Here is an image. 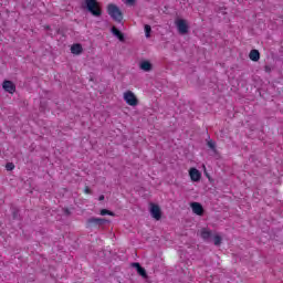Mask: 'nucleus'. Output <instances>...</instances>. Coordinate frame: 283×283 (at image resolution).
I'll use <instances>...</instances> for the list:
<instances>
[{
	"label": "nucleus",
	"mask_w": 283,
	"mask_h": 283,
	"mask_svg": "<svg viewBox=\"0 0 283 283\" xmlns=\"http://www.w3.org/2000/svg\"><path fill=\"white\" fill-rule=\"evenodd\" d=\"M82 10H87L93 17H103V9L97 0H84Z\"/></svg>",
	"instance_id": "obj_1"
},
{
	"label": "nucleus",
	"mask_w": 283,
	"mask_h": 283,
	"mask_svg": "<svg viewBox=\"0 0 283 283\" xmlns=\"http://www.w3.org/2000/svg\"><path fill=\"white\" fill-rule=\"evenodd\" d=\"M107 12L112 19H114L117 23L123 22V11L116 4H108Z\"/></svg>",
	"instance_id": "obj_2"
},
{
	"label": "nucleus",
	"mask_w": 283,
	"mask_h": 283,
	"mask_svg": "<svg viewBox=\"0 0 283 283\" xmlns=\"http://www.w3.org/2000/svg\"><path fill=\"white\" fill-rule=\"evenodd\" d=\"M104 224H109V220L105 218H95L92 217L87 219L86 221V227L90 229L92 227H104Z\"/></svg>",
	"instance_id": "obj_3"
},
{
	"label": "nucleus",
	"mask_w": 283,
	"mask_h": 283,
	"mask_svg": "<svg viewBox=\"0 0 283 283\" xmlns=\"http://www.w3.org/2000/svg\"><path fill=\"white\" fill-rule=\"evenodd\" d=\"M175 25L179 32V34H188L189 33V24L185 19H176Z\"/></svg>",
	"instance_id": "obj_4"
},
{
	"label": "nucleus",
	"mask_w": 283,
	"mask_h": 283,
	"mask_svg": "<svg viewBox=\"0 0 283 283\" xmlns=\"http://www.w3.org/2000/svg\"><path fill=\"white\" fill-rule=\"evenodd\" d=\"M124 101L127 105H130V107H136V105H138V98H136V95L132 91L124 93Z\"/></svg>",
	"instance_id": "obj_5"
},
{
	"label": "nucleus",
	"mask_w": 283,
	"mask_h": 283,
	"mask_svg": "<svg viewBox=\"0 0 283 283\" xmlns=\"http://www.w3.org/2000/svg\"><path fill=\"white\" fill-rule=\"evenodd\" d=\"M150 216L155 220H160V218H163V211L160 210V206L156 203H150Z\"/></svg>",
	"instance_id": "obj_6"
},
{
	"label": "nucleus",
	"mask_w": 283,
	"mask_h": 283,
	"mask_svg": "<svg viewBox=\"0 0 283 283\" xmlns=\"http://www.w3.org/2000/svg\"><path fill=\"white\" fill-rule=\"evenodd\" d=\"M189 176L192 182H200V178H202V174H200V170H198V168H191L189 170Z\"/></svg>",
	"instance_id": "obj_7"
},
{
	"label": "nucleus",
	"mask_w": 283,
	"mask_h": 283,
	"mask_svg": "<svg viewBox=\"0 0 283 283\" xmlns=\"http://www.w3.org/2000/svg\"><path fill=\"white\" fill-rule=\"evenodd\" d=\"M2 87L4 92H8L9 94H14V92H17V86L12 81H4Z\"/></svg>",
	"instance_id": "obj_8"
},
{
	"label": "nucleus",
	"mask_w": 283,
	"mask_h": 283,
	"mask_svg": "<svg viewBox=\"0 0 283 283\" xmlns=\"http://www.w3.org/2000/svg\"><path fill=\"white\" fill-rule=\"evenodd\" d=\"M139 70H142L143 72H151V70H154V65L151 64V62L144 60L139 63Z\"/></svg>",
	"instance_id": "obj_9"
},
{
	"label": "nucleus",
	"mask_w": 283,
	"mask_h": 283,
	"mask_svg": "<svg viewBox=\"0 0 283 283\" xmlns=\"http://www.w3.org/2000/svg\"><path fill=\"white\" fill-rule=\"evenodd\" d=\"M191 209L193 213H196V216H202V213H205V209L202 208V205L199 202H192Z\"/></svg>",
	"instance_id": "obj_10"
},
{
	"label": "nucleus",
	"mask_w": 283,
	"mask_h": 283,
	"mask_svg": "<svg viewBox=\"0 0 283 283\" xmlns=\"http://www.w3.org/2000/svg\"><path fill=\"white\" fill-rule=\"evenodd\" d=\"M133 269H136L138 275H140L142 277H147V270H145V268L140 266V263L135 262L132 263Z\"/></svg>",
	"instance_id": "obj_11"
},
{
	"label": "nucleus",
	"mask_w": 283,
	"mask_h": 283,
	"mask_svg": "<svg viewBox=\"0 0 283 283\" xmlns=\"http://www.w3.org/2000/svg\"><path fill=\"white\" fill-rule=\"evenodd\" d=\"M112 34H114V36H116V39H118V41H120L122 43H125V34H123V32H120V30H118L116 27H113L111 29Z\"/></svg>",
	"instance_id": "obj_12"
},
{
	"label": "nucleus",
	"mask_w": 283,
	"mask_h": 283,
	"mask_svg": "<svg viewBox=\"0 0 283 283\" xmlns=\"http://www.w3.org/2000/svg\"><path fill=\"white\" fill-rule=\"evenodd\" d=\"M71 53H72V54H76V55L83 54V45H81V44H78V43L73 44V45L71 46Z\"/></svg>",
	"instance_id": "obj_13"
},
{
	"label": "nucleus",
	"mask_w": 283,
	"mask_h": 283,
	"mask_svg": "<svg viewBox=\"0 0 283 283\" xmlns=\"http://www.w3.org/2000/svg\"><path fill=\"white\" fill-rule=\"evenodd\" d=\"M249 57L251 61H254V62L260 61V51H258L255 49L250 51Z\"/></svg>",
	"instance_id": "obj_14"
},
{
	"label": "nucleus",
	"mask_w": 283,
	"mask_h": 283,
	"mask_svg": "<svg viewBox=\"0 0 283 283\" xmlns=\"http://www.w3.org/2000/svg\"><path fill=\"white\" fill-rule=\"evenodd\" d=\"M201 238L203 240H209L211 238V231L207 229L201 230Z\"/></svg>",
	"instance_id": "obj_15"
},
{
	"label": "nucleus",
	"mask_w": 283,
	"mask_h": 283,
	"mask_svg": "<svg viewBox=\"0 0 283 283\" xmlns=\"http://www.w3.org/2000/svg\"><path fill=\"white\" fill-rule=\"evenodd\" d=\"M144 30L146 39H149V36H151V25L145 24Z\"/></svg>",
	"instance_id": "obj_16"
},
{
	"label": "nucleus",
	"mask_w": 283,
	"mask_h": 283,
	"mask_svg": "<svg viewBox=\"0 0 283 283\" xmlns=\"http://www.w3.org/2000/svg\"><path fill=\"white\" fill-rule=\"evenodd\" d=\"M213 242H214V245H216V247H220V244H222V237H220V235H214Z\"/></svg>",
	"instance_id": "obj_17"
},
{
	"label": "nucleus",
	"mask_w": 283,
	"mask_h": 283,
	"mask_svg": "<svg viewBox=\"0 0 283 283\" xmlns=\"http://www.w3.org/2000/svg\"><path fill=\"white\" fill-rule=\"evenodd\" d=\"M101 216H116V213H114V212H112V211H109V210H107V209H102L101 210Z\"/></svg>",
	"instance_id": "obj_18"
},
{
	"label": "nucleus",
	"mask_w": 283,
	"mask_h": 283,
	"mask_svg": "<svg viewBox=\"0 0 283 283\" xmlns=\"http://www.w3.org/2000/svg\"><path fill=\"white\" fill-rule=\"evenodd\" d=\"M207 146L212 149V151H216V142L208 140Z\"/></svg>",
	"instance_id": "obj_19"
},
{
	"label": "nucleus",
	"mask_w": 283,
	"mask_h": 283,
	"mask_svg": "<svg viewBox=\"0 0 283 283\" xmlns=\"http://www.w3.org/2000/svg\"><path fill=\"white\" fill-rule=\"evenodd\" d=\"M12 217H13V220H19L20 218L19 209H13Z\"/></svg>",
	"instance_id": "obj_20"
},
{
	"label": "nucleus",
	"mask_w": 283,
	"mask_h": 283,
	"mask_svg": "<svg viewBox=\"0 0 283 283\" xmlns=\"http://www.w3.org/2000/svg\"><path fill=\"white\" fill-rule=\"evenodd\" d=\"M6 169H7V171H12V170L14 169V164H12V163H7Z\"/></svg>",
	"instance_id": "obj_21"
},
{
	"label": "nucleus",
	"mask_w": 283,
	"mask_h": 283,
	"mask_svg": "<svg viewBox=\"0 0 283 283\" xmlns=\"http://www.w3.org/2000/svg\"><path fill=\"white\" fill-rule=\"evenodd\" d=\"M124 3H126V6H136V0H124Z\"/></svg>",
	"instance_id": "obj_22"
},
{
	"label": "nucleus",
	"mask_w": 283,
	"mask_h": 283,
	"mask_svg": "<svg viewBox=\"0 0 283 283\" xmlns=\"http://www.w3.org/2000/svg\"><path fill=\"white\" fill-rule=\"evenodd\" d=\"M84 191L85 193H92V190L88 187H86Z\"/></svg>",
	"instance_id": "obj_23"
},
{
	"label": "nucleus",
	"mask_w": 283,
	"mask_h": 283,
	"mask_svg": "<svg viewBox=\"0 0 283 283\" xmlns=\"http://www.w3.org/2000/svg\"><path fill=\"white\" fill-rule=\"evenodd\" d=\"M98 200H99V201L105 200V195H101V196L98 197Z\"/></svg>",
	"instance_id": "obj_24"
},
{
	"label": "nucleus",
	"mask_w": 283,
	"mask_h": 283,
	"mask_svg": "<svg viewBox=\"0 0 283 283\" xmlns=\"http://www.w3.org/2000/svg\"><path fill=\"white\" fill-rule=\"evenodd\" d=\"M65 214H66V216H70V211H69L67 209L65 210Z\"/></svg>",
	"instance_id": "obj_25"
}]
</instances>
